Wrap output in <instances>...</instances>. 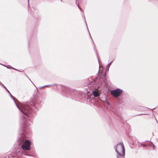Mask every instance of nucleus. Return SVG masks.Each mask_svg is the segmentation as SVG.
Returning <instances> with one entry per match:
<instances>
[{"label":"nucleus","instance_id":"1","mask_svg":"<svg viewBox=\"0 0 158 158\" xmlns=\"http://www.w3.org/2000/svg\"><path fill=\"white\" fill-rule=\"evenodd\" d=\"M115 150L120 157L123 156L125 154V148L122 143H119L117 145Z\"/></svg>","mask_w":158,"mask_h":158},{"label":"nucleus","instance_id":"2","mask_svg":"<svg viewBox=\"0 0 158 158\" xmlns=\"http://www.w3.org/2000/svg\"><path fill=\"white\" fill-rule=\"evenodd\" d=\"M31 142L29 140H26L22 146L23 150H29L30 149Z\"/></svg>","mask_w":158,"mask_h":158},{"label":"nucleus","instance_id":"3","mask_svg":"<svg viewBox=\"0 0 158 158\" xmlns=\"http://www.w3.org/2000/svg\"><path fill=\"white\" fill-rule=\"evenodd\" d=\"M111 94L115 97L120 96L122 94V91L119 89H117L111 91Z\"/></svg>","mask_w":158,"mask_h":158},{"label":"nucleus","instance_id":"4","mask_svg":"<svg viewBox=\"0 0 158 158\" xmlns=\"http://www.w3.org/2000/svg\"><path fill=\"white\" fill-rule=\"evenodd\" d=\"M93 93L95 97H97L99 96V94L98 92L97 91H93Z\"/></svg>","mask_w":158,"mask_h":158}]
</instances>
